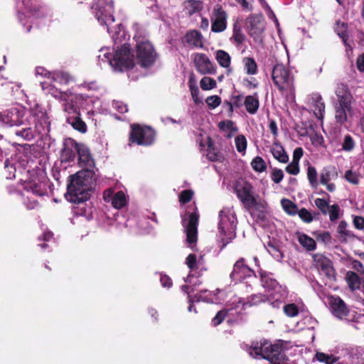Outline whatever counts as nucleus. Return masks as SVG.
I'll list each match as a JSON object with an SVG mask.
<instances>
[{
  "label": "nucleus",
  "instance_id": "nucleus-61",
  "mask_svg": "<svg viewBox=\"0 0 364 364\" xmlns=\"http://www.w3.org/2000/svg\"><path fill=\"white\" fill-rule=\"evenodd\" d=\"M285 294L284 293V294L281 295L280 296H276V294L274 293H272L269 295V297L270 299H269L268 301H271V305L274 307V308H279L281 304H282V299L284 298L286 295H284Z\"/></svg>",
  "mask_w": 364,
  "mask_h": 364
},
{
  "label": "nucleus",
  "instance_id": "nucleus-7",
  "mask_svg": "<svg viewBox=\"0 0 364 364\" xmlns=\"http://www.w3.org/2000/svg\"><path fill=\"white\" fill-rule=\"evenodd\" d=\"M335 93L337 97L334 105L335 119L338 123L343 124L352 114L353 97L348 87L343 84L337 85Z\"/></svg>",
  "mask_w": 364,
  "mask_h": 364
},
{
  "label": "nucleus",
  "instance_id": "nucleus-39",
  "mask_svg": "<svg viewBox=\"0 0 364 364\" xmlns=\"http://www.w3.org/2000/svg\"><path fill=\"white\" fill-rule=\"evenodd\" d=\"M203 263V258L200 256L199 258H197L195 254H190L186 259V264L190 269V272H192L194 270L200 268V267Z\"/></svg>",
  "mask_w": 364,
  "mask_h": 364
},
{
  "label": "nucleus",
  "instance_id": "nucleus-50",
  "mask_svg": "<svg viewBox=\"0 0 364 364\" xmlns=\"http://www.w3.org/2000/svg\"><path fill=\"white\" fill-rule=\"evenodd\" d=\"M216 81L210 77H203L200 81V85L203 90H210L216 87Z\"/></svg>",
  "mask_w": 364,
  "mask_h": 364
},
{
  "label": "nucleus",
  "instance_id": "nucleus-5",
  "mask_svg": "<svg viewBox=\"0 0 364 364\" xmlns=\"http://www.w3.org/2000/svg\"><path fill=\"white\" fill-rule=\"evenodd\" d=\"M99 99L84 93H75L73 87L66 103H63V110L68 114L80 115V110L85 111L88 116H92Z\"/></svg>",
  "mask_w": 364,
  "mask_h": 364
},
{
  "label": "nucleus",
  "instance_id": "nucleus-42",
  "mask_svg": "<svg viewBox=\"0 0 364 364\" xmlns=\"http://www.w3.org/2000/svg\"><path fill=\"white\" fill-rule=\"evenodd\" d=\"M341 144L343 151L349 152L355 148V141L351 135L345 134L341 138Z\"/></svg>",
  "mask_w": 364,
  "mask_h": 364
},
{
  "label": "nucleus",
  "instance_id": "nucleus-15",
  "mask_svg": "<svg viewBox=\"0 0 364 364\" xmlns=\"http://www.w3.org/2000/svg\"><path fill=\"white\" fill-rule=\"evenodd\" d=\"M154 132L150 127H142L136 124L132 125L130 141L132 143H136L139 145L149 146L154 142Z\"/></svg>",
  "mask_w": 364,
  "mask_h": 364
},
{
  "label": "nucleus",
  "instance_id": "nucleus-48",
  "mask_svg": "<svg viewBox=\"0 0 364 364\" xmlns=\"http://www.w3.org/2000/svg\"><path fill=\"white\" fill-rule=\"evenodd\" d=\"M235 144L237 151L244 155L245 154L247 144L245 136L242 134L237 136L235 139Z\"/></svg>",
  "mask_w": 364,
  "mask_h": 364
},
{
  "label": "nucleus",
  "instance_id": "nucleus-21",
  "mask_svg": "<svg viewBox=\"0 0 364 364\" xmlns=\"http://www.w3.org/2000/svg\"><path fill=\"white\" fill-rule=\"evenodd\" d=\"M23 154H20L19 156H16L15 158L7 159L4 164L6 173V178L11 179L16 177V172L18 171L21 173L26 169V165L27 161L23 159Z\"/></svg>",
  "mask_w": 364,
  "mask_h": 364
},
{
  "label": "nucleus",
  "instance_id": "nucleus-57",
  "mask_svg": "<svg viewBox=\"0 0 364 364\" xmlns=\"http://www.w3.org/2000/svg\"><path fill=\"white\" fill-rule=\"evenodd\" d=\"M348 224L346 221H341L338 224L337 232L341 237L346 239V237H350L352 233L347 229Z\"/></svg>",
  "mask_w": 364,
  "mask_h": 364
},
{
  "label": "nucleus",
  "instance_id": "nucleus-16",
  "mask_svg": "<svg viewBox=\"0 0 364 364\" xmlns=\"http://www.w3.org/2000/svg\"><path fill=\"white\" fill-rule=\"evenodd\" d=\"M31 112L33 117L30 119V124L27 123L26 125H24L26 127L16 132V136H20L26 140H31L34 136L33 131L31 127L33 124L31 120L38 119L41 124H46L48 119L46 112L38 105L34 107Z\"/></svg>",
  "mask_w": 364,
  "mask_h": 364
},
{
  "label": "nucleus",
  "instance_id": "nucleus-22",
  "mask_svg": "<svg viewBox=\"0 0 364 364\" xmlns=\"http://www.w3.org/2000/svg\"><path fill=\"white\" fill-rule=\"evenodd\" d=\"M329 309L332 314L339 319H347L349 310L345 302L337 296H330L328 298Z\"/></svg>",
  "mask_w": 364,
  "mask_h": 364
},
{
  "label": "nucleus",
  "instance_id": "nucleus-3",
  "mask_svg": "<svg viewBox=\"0 0 364 364\" xmlns=\"http://www.w3.org/2000/svg\"><path fill=\"white\" fill-rule=\"evenodd\" d=\"M269 299V296L262 294H254L251 297V301H245L244 299L237 296H232L225 305V307L218 311L215 316L213 318L212 322L214 326H218L224 320L225 316H237L241 314L245 309V306L257 305L261 302H265Z\"/></svg>",
  "mask_w": 364,
  "mask_h": 364
},
{
  "label": "nucleus",
  "instance_id": "nucleus-4",
  "mask_svg": "<svg viewBox=\"0 0 364 364\" xmlns=\"http://www.w3.org/2000/svg\"><path fill=\"white\" fill-rule=\"evenodd\" d=\"M218 240L225 247L236 236L237 219L233 207H224L218 214Z\"/></svg>",
  "mask_w": 364,
  "mask_h": 364
},
{
  "label": "nucleus",
  "instance_id": "nucleus-28",
  "mask_svg": "<svg viewBox=\"0 0 364 364\" xmlns=\"http://www.w3.org/2000/svg\"><path fill=\"white\" fill-rule=\"evenodd\" d=\"M260 277L262 286L268 291L272 290L275 291L276 294L281 291L282 287L272 277L270 274L260 272Z\"/></svg>",
  "mask_w": 364,
  "mask_h": 364
},
{
  "label": "nucleus",
  "instance_id": "nucleus-60",
  "mask_svg": "<svg viewBox=\"0 0 364 364\" xmlns=\"http://www.w3.org/2000/svg\"><path fill=\"white\" fill-rule=\"evenodd\" d=\"M299 218L305 223H309L313 221L314 217L311 212L306 208H301L298 210L297 213Z\"/></svg>",
  "mask_w": 364,
  "mask_h": 364
},
{
  "label": "nucleus",
  "instance_id": "nucleus-43",
  "mask_svg": "<svg viewBox=\"0 0 364 364\" xmlns=\"http://www.w3.org/2000/svg\"><path fill=\"white\" fill-rule=\"evenodd\" d=\"M202 9V3L199 1H188L185 3V11L188 15L199 11Z\"/></svg>",
  "mask_w": 364,
  "mask_h": 364
},
{
  "label": "nucleus",
  "instance_id": "nucleus-13",
  "mask_svg": "<svg viewBox=\"0 0 364 364\" xmlns=\"http://www.w3.org/2000/svg\"><path fill=\"white\" fill-rule=\"evenodd\" d=\"M137 62L141 66L147 68L154 64L156 58V53L153 46L146 40H142L136 43Z\"/></svg>",
  "mask_w": 364,
  "mask_h": 364
},
{
  "label": "nucleus",
  "instance_id": "nucleus-47",
  "mask_svg": "<svg viewBox=\"0 0 364 364\" xmlns=\"http://www.w3.org/2000/svg\"><path fill=\"white\" fill-rule=\"evenodd\" d=\"M335 31L337 34L342 38L345 46L349 47L350 46L347 43V26L344 23L338 22L336 23Z\"/></svg>",
  "mask_w": 364,
  "mask_h": 364
},
{
  "label": "nucleus",
  "instance_id": "nucleus-10",
  "mask_svg": "<svg viewBox=\"0 0 364 364\" xmlns=\"http://www.w3.org/2000/svg\"><path fill=\"white\" fill-rule=\"evenodd\" d=\"M21 186L23 188V193H21L23 203L27 209H34L38 206L36 200L32 198L31 195L38 196H43L47 192V183L46 180L34 178L31 181H24Z\"/></svg>",
  "mask_w": 364,
  "mask_h": 364
},
{
  "label": "nucleus",
  "instance_id": "nucleus-58",
  "mask_svg": "<svg viewBox=\"0 0 364 364\" xmlns=\"http://www.w3.org/2000/svg\"><path fill=\"white\" fill-rule=\"evenodd\" d=\"M314 203L323 214H327L328 209L331 206L327 200L323 198H316Z\"/></svg>",
  "mask_w": 364,
  "mask_h": 364
},
{
  "label": "nucleus",
  "instance_id": "nucleus-40",
  "mask_svg": "<svg viewBox=\"0 0 364 364\" xmlns=\"http://www.w3.org/2000/svg\"><path fill=\"white\" fill-rule=\"evenodd\" d=\"M244 70L249 75H255L258 72L257 65L254 58L246 57L242 60Z\"/></svg>",
  "mask_w": 364,
  "mask_h": 364
},
{
  "label": "nucleus",
  "instance_id": "nucleus-19",
  "mask_svg": "<svg viewBox=\"0 0 364 364\" xmlns=\"http://www.w3.org/2000/svg\"><path fill=\"white\" fill-rule=\"evenodd\" d=\"M228 14L220 5L214 6L211 16V31L215 33L224 31L227 28Z\"/></svg>",
  "mask_w": 364,
  "mask_h": 364
},
{
  "label": "nucleus",
  "instance_id": "nucleus-37",
  "mask_svg": "<svg viewBox=\"0 0 364 364\" xmlns=\"http://www.w3.org/2000/svg\"><path fill=\"white\" fill-rule=\"evenodd\" d=\"M297 239L299 244L308 251H313L316 247L315 240L306 234L299 233Z\"/></svg>",
  "mask_w": 364,
  "mask_h": 364
},
{
  "label": "nucleus",
  "instance_id": "nucleus-27",
  "mask_svg": "<svg viewBox=\"0 0 364 364\" xmlns=\"http://www.w3.org/2000/svg\"><path fill=\"white\" fill-rule=\"evenodd\" d=\"M23 4L24 6L23 11L18 12V18L23 25L25 24L23 22L24 17L26 16L25 13H29L31 14V16H40L38 12L40 11L41 8L37 0H31L27 2H25V1H23Z\"/></svg>",
  "mask_w": 364,
  "mask_h": 364
},
{
  "label": "nucleus",
  "instance_id": "nucleus-35",
  "mask_svg": "<svg viewBox=\"0 0 364 364\" xmlns=\"http://www.w3.org/2000/svg\"><path fill=\"white\" fill-rule=\"evenodd\" d=\"M246 110L251 114H255L259 108V100L257 94L248 95L245 97L244 102Z\"/></svg>",
  "mask_w": 364,
  "mask_h": 364
},
{
  "label": "nucleus",
  "instance_id": "nucleus-53",
  "mask_svg": "<svg viewBox=\"0 0 364 364\" xmlns=\"http://www.w3.org/2000/svg\"><path fill=\"white\" fill-rule=\"evenodd\" d=\"M188 85L191 91V94L193 101L196 103L200 102V99L198 97L199 95V89L196 85V82L193 78H191L188 82Z\"/></svg>",
  "mask_w": 364,
  "mask_h": 364
},
{
  "label": "nucleus",
  "instance_id": "nucleus-17",
  "mask_svg": "<svg viewBox=\"0 0 364 364\" xmlns=\"http://www.w3.org/2000/svg\"><path fill=\"white\" fill-rule=\"evenodd\" d=\"M246 26L250 36L254 41L261 43L263 39L264 25L262 15H252L246 19Z\"/></svg>",
  "mask_w": 364,
  "mask_h": 364
},
{
  "label": "nucleus",
  "instance_id": "nucleus-25",
  "mask_svg": "<svg viewBox=\"0 0 364 364\" xmlns=\"http://www.w3.org/2000/svg\"><path fill=\"white\" fill-rule=\"evenodd\" d=\"M104 200L106 202H110L112 206L116 209H120L126 205L127 198L123 191L114 193L111 189L106 190L103 194Z\"/></svg>",
  "mask_w": 364,
  "mask_h": 364
},
{
  "label": "nucleus",
  "instance_id": "nucleus-49",
  "mask_svg": "<svg viewBox=\"0 0 364 364\" xmlns=\"http://www.w3.org/2000/svg\"><path fill=\"white\" fill-rule=\"evenodd\" d=\"M232 38L237 44H242L245 41V36L242 33L240 26L237 23L234 24Z\"/></svg>",
  "mask_w": 364,
  "mask_h": 364
},
{
  "label": "nucleus",
  "instance_id": "nucleus-23",
  "mask_svg": "<svg viewBox=\"0 0 364 364\" xmlns=\"http://www.w3.org/2000/svg\"><path fill=\"white\" fill-rule=\"evenodd\" d=\"M338 173L335 166H328L324 167L319 175L321 184L325 186L329 192L336 191V185L331 183L338 178Z\"/></svg>",
  "mask_w": 364,
  "mask_h": 364
},
{
  "label": "nucleus",
  "instance_id": "nucleus-30",
  "mask_svg": "<svg viewBox=\"0 0 364 364\" xmlns=\"http://www.w3.org/2000/svg\"><path fill=\"white\" fill-rule=\"evenodd\" d=\"M41 86L43 90H45L48 94H50L55 99L60 100L61 101H63V103H66L68 101V99L69 98L70 93H71V89L68 90L65 92H62L60 90L55 87L53 85H48V87H45V84L41 82Z\"/></svg>",
  "mask_w": 364,
  "mask_h": 364
},
{
  "label": "nucleus",
  "instance_id": "nucleus-2",
  "mask_svg": "<svg viewBox=\"0 0 364 364\" xmlns=\"http://www.w3.org/2000/svg\"><path fill=\"white\" fill-rule=\"evenodd\" d=\"M68 142L74 146L75 151L77 152L79 164L84 169L70 176L65 198L71 203H81L89 198L88 192L95 180V162L86 146L77 144L70 139Z\"/></svg>",
  "mask_w": 364,
  "mask_h": 364
},
{
  "label": "nucleus",
  "instance_id": "nucleus-33",
  "mask_svg": "<svg viewBox=\"0 0 364 364\" xmlns=\"http://www.w3.org/2000/svg\"><path fill=\"white\" fill-rule=\"evenodd\" d=\"M51 82L60 85H68L74 80L73 77L68 73L61 70L52 72Z\"/></svg>",
  "mask_w": 364,
  "mask_h": 364
},
{
  "label": "nucleus",
  "instance_id": "nucleus-46",
  "mask_svg": "<svg viewBox=\"0 0 364 364\" xmlns=\"http://www.w3.org/2000/svg\"><path fill=\"white\" fill-rule=\"evenodd\" d=\"M307 178L311 187L316 188L318 186V173L316 169L311 166L307 168Z\"/></svg>",
  "mask_w": 364,
  "mask_h": 364
},
{
  "label": "nucleus",
  "instance_id": "nucleus-54",
  "mask_svg": "<svg viewBox=\"0 0 364 364\" xmlns=\"http://www.w3.org/2000/svg\"><path fill=\"white\" fill-rule=\"evenodd\" d=\"M252 168L257 172H263L266 169V164L262 158L257 156L251 162Z\"/></svg>",
  "mask_w": 364,
  "mask_h": 364
},
{
  "label": "nucleus",
  "instance_id": "nucleus-55",
  "mask_svg": "<svg viewBox=\"0 0 364 364\" xmlns=\"http://www.w3.org/2000/svg\"><path fill=\"white\" fill-rule=\"evenodd\" d=\"M316 358L318 361L326 364H333L337 360L336 358L333 355L325 354L323 353H317Z\"/></svg>",
  "mask_w": 364,
  "mask_h": 364
},
{
  "label": "nucleus",
  "instance_id": "nucleus-1",
  "mask_svg": "<svg viewBox=\"0 0 364 364\" xmlns=\"http://www.w3.org/2000/svg\"><path fill=\"white\" fill-rule=\"evenodd\" d=\"M92 9L101 25L107 26V32L112 37L114 44H121V47L117 46L114 52L111 54L109 48H102L100 50L98 58L102 61H107L114 71L122 72L124 70L133 68L134 57L131 52L129 45L126 43L127 33L121 24L112 25L114 23L113 16L114 6L112 0H95Z\"/></svg>",
  "mask_w": 364,
  "mask_h": 364
},
{
  "label": "nucleus",
  "instance_id": "nucleus-41",
  "mask_svg": "<svg viewBox=\"0 0 364 364\" xmlns=\"http://www.w3.org/2000/svg\"><path fill=\"white\" fill-rule=\"evenodd\" d=\"M346 281L348 287L352 290L358 289L360 287L361 282L358 275L353 272H348L346 274Z\"/></svg>",
  "mask_w": 364,
  "mask_h": 364
},
{
  "label": "nucleus",
  "instance_id": "nucleus-26",
  "mask_svg": "<svg viewBox=\"0 0 364 364\" xmlns=\"http://www.w3.org/2000/svg\"><path fill=\"white\" fill-rule=\"evenodd\" d=\"M309 105L315 117L322 120L325 113V104L321 96L317 93L312 94L309 98Z\"/></svg>",
  "mask_w": 364,
  "mask_h": 364
},
{
  "label": "nucleus",
  "instance_id": "nucleus-52",
  "mask_svg": "<svg viewBox=\"0 0 364 364\" xmlns=\"http://www.w3.org/2000/svg\"><path fill=\"white\" fill-rule=\"evenodd\" d=\"M283 310L288 317H295L299 314V309L295 304H288L283 306Z\"/></svg>",
  "mask_w": 364,
  "mask_h": 364
},
{
  "label": "nucleus",
  "instance_id": "nucleus-11",
  "mask_svg": "<svg viewBox=\"0 0 364 364\" xmlns=\"http://www.w3.org/2000/svg\"><path fill=\"white\" fill-rule=\"evenodd\" d=\"M26 111L22 107H15L0 113V125L14 127L30 124V119L25 118Z\"/></svg>",
  "mask_w": 364,
  "mask_h": 364
},
{
  "label": "nucleus",
  "instance_id": "nucleus-62",
  "mask_svg": "<svg viewBox=\"0 0 364 364\" xmlns=\"http://www.w3.org/2000/svg\"><path fill=\"white\" fill-rule=\"evenodd\" d=\"M35 74L36 76H41L50 80L52 72L47 70L44 67L38 66L35 69Z\"/></svg>",
  "mask_w": 364,
  "mask_h": 364
},
{
  "label": "nucleus",
  "instance_id": "nucleus-31",
  "mask_svg": "<svg viewBox=\"0 0 364 364\" xmlns=\"http://www.w3.org/2000/svg\"><path fill=\"white\" fill-rule=\"evenodd\" d=\"M274 158L278 161L286 164L289 161V156L284 147L276 140L274 141L270 149Z\"/></svg>",
  "mask_w": 364,
  "mask_h": 364
},
{
  "label": "nucleus",
  "instance_id": "nucleus-36",
  "mask_svg": "<svg viewBox=\"0 0 364 364\" xmlns=\"http://www.w3.org/2000/svg\"><path fill=\"white\" fill-rule=\"evenodd\" d=\"M215 57L221 67L230 70L231 57L226 51L218 50L215 53Z\"/></svg>",
  "mask_w": 364,
  "mask_h": 364
},
{
  "label": "nucleus",
  "instance_id": "nucleus-6",
  "mask_svg": "<svg viewBox=\"0 0 364 364\" xmlns=\"http://www.w3.org/2000/svg\"><path fill=\"white\" fill-rule=\"evenodd\" d=\"M248 353L255 358L267 359L271 364H288L282 346L272 345L267 341L262 342L259 346L250 347Z\"/></svg>",
  "mask_w": 364,
  "mask_h": 364
},
{
  "label": "nucleus",
  "instance_id": "nucleus-12",
  "mask_svg": "<svg viewBox=\"0 0 364 364\" xmlns=\"http://www.w3.org/2000/svg\"><path fill=\"white\" fill-rule=\"evenodd\" d=\"M226 296V292L220 289H217L214 292H210L208 290L201 291L193 296L188 294V311L197 313L193 306L195 302L204 301L210 304H221L225 301Z\"/></svg>",
  "mask_w": 364,
  "mask_h": 364
},
{
  "label": "nucleus",
  "instance_id": "nucleus-8",
  "mask_svg": "<svg viewBox=\"0 0 364 364\" xmlns=\"http://www.w3.org/2000/svg\"><path fill=\"white\" fill-rule=\"evenodd\" d=\"M234 191L237 197L247 209L263 207V200L253 191L252 186L247 181L240 179L235 182Z\"/></svg>",
  "mask_w": 364,
  "mask_h": 364
},
{
  "label": "nucleus",
  "instance_id": "nucleus-34",
  "mask_svg": "<svg viewBox=\"0 0 364 364\" xmlns=\"http://www.w3.org/2000/svg\"><path fill=\"white\" fill-rule=\"evenodd\" d=\"M218 127L221 131L225 132V136L228 138H231L238 131L237 126L231 120L222 121L219 123Z\"/></svg>",
  "mask_w": 364,
  "mask_h": 364
},
{
  "label": "nucleus",
  "instance_id": "nucleus-63",
  "mask_svg": "<svg viewBox=\"0 0 364 364\" xmlns=\"http://www.w3.org/2000/svg\"><path fill=\"white\" fill-rule=\"evenodd\" d=\"M286 171L289 174L297 175L299 173V163L292 161L286 167Z\"/></svg>",
  "mask_w": 364,
  "mask_h": 364
},
{
  "label": "nucleus",
  "instance_id": "nucleus-38",
  "mask_svg": "<svg viewBox=\"0 0 364 364\" xmlns=\"http://www.w3.org/2000/svg\"><path fill=\"white\" fill-rule=\"evenodd\" d=\"M80 116V115L75 114V117H69L67 118V122L75 129L79 131L81 133H85L87 131V126Z\"/></svg>",
  "mask_w": 364,
  "mask_h": 364
},
{
  "label": "nucleus",
  "instance_id": "nucleus-18",
  "mask_svg": "<svg viewBox=\"0 0 364 364\" xmlns=\"http://www.w3.org/2000/svg\"><path fill=\"white\" fill-rule=\"evenodd\" d=\"M196 70L202 75H213L216 73L215 65L204 53H196L192 55Z\"/></svg>",
  "mask_w": 364,
  "mask_h": 364
},
{
  "label": "nucleus",
  "instance_id": "nucleus-14",
  "mask_svg": "<svg viewBox=\"0 0 364 364\" xmlns=\"http://www.w3.org/2000/svg\"><path fill=\"white\" fill-rule=\"evenodd\" d=\"M198 215L196 213L185 214L182 218V223L186 235V242L191 250H195L197 242V226Z\"/></svg>",
  "mask_w": 364,
  "mask_h": 364
},
{
  "label": "nucleus",
  "instance_id": "nucleus-9",
  "mask_svg": "<svg viewBox=\"0 0 364 364\" xmlns=\"http://www.w3.org/2000/svg\"><path fill=\"white\" fill-rule=\"evenodd\" d=\"M272 77L274 84L279 90L282 95L286 97L294 96V77L291 73L282 64H277L273 68Z\"/></svg>",
  "mask_w": 364,
  "mask_h": 364
},
{
  "label": "nucleus",
  "instance_id": "nucleus-56",
  "mask_svg": "<svg viewBox=\"0 0 364 364\" xmlns=\"http://www.w3.org/2000/svg\"><path fill=\"white\" fill-rule=\"evenodd\" d=\"M344 178L349 183L357 185L359 183L360 176L352 170H348L345 173Z\"/></svg>",
  "mask_w": 364,
  "mask_h": 364
},
{
  "label": "nucleus",
  "instance_id": "nucleus-29",
  "mask_svg": "<svg viewBox=\"0 0 364 364\" xmlns=\"http://www.w3.org/2000/svg\"><path fill=\"white\" fill-rule=\"evenodd\" d=\"M186 43L192 48H203V37L202 34L196 31H188L185 36Z\"/></svg>",
  "mask_w": 364,
  "mask_h": 364
},
{
  "label": "nucleus",
  "instance_id": "nucleus-20",
  "mask_svg": "<svg viewBox=\"0 0 364 364\" xmlns=\"http://www.w3.org/2000/svg\"><path fill=\"white\" fill-rule=\"evenodd\" d=\"M314 265L329 279H335V270L331 261L322 254L317 253L313 255Z\"/></svg>",
  "mask_w": 364,
  "mask_h": 364
},
{
  "label": "nucleus",
  "instance_id": "nucleus-45",
  "mask_svg": "<svg viewBox=\"0 0 364 364\" xmlns=\"http://www.w3.org/2000/svg\"><path fill=\"white\" fill-rule=\"evenodd\" d=\"M267 251L277 261H281L283 258V253L278 246L269 242L265 247Z\"/></svg>",
  "mask_w": 364,
  "mask_h": 364
},
{
  "label": "nucleus",
  "instance_id": "nucleus-32",
  "mask_svg": "<svg viewBox=\"0 0 364 364\" xmlns=\"http://www.w3.org/2000/svg\"><path fill=\"white\" fill-rule=\"evenodd\" d=\"M183 279L186 284L181 287V290L188 294L193 292L196 287L201 284L198 277H195L191 272Z\"/></svg>",
  "mask_w": 364,
  "mask_h": 364
},
{
  "label": "nucleus",
  "instance_id": "nucleus-24",
  "mask_svg": "<svg viewBox=\"0 0 364 364\" xmlns=\"http://www.w3.org/2000/svg\"><path fill=\"white\" fill-rule=\"evenodd\" d=\"M254 276V271L245 264L243 259H240L235 262L233 267V270L230 274V278L235 283L241 282L244 279L250 278Z\"/></svg>",
  "mask_w": 364,
  "mask_h": 364
},
{
  "label": "nucleus",
  "instance_id": "nucleus-44",
  "mask_svg": "<svg viewBox=\"0 0 364 364\" xmlns=\"http://www.w3.org/2000/svg\"><path fill=\"white\" fill-rule=\"evenodd\" d=\"M281 204L284 211L289 215H294L299 210L296 205L289 199H282Z\"/></svg>",
  "mask_w": 364,
  "mask_h": 364
},
{
  "label": "nucleus",
  "instance_id": "nucleus-51",
  "mask_svg": "<svg viewBox=\"0 0 364 364\" xmlns=\"http://www.w3.org/2000/svg\"><path fill=\"white\" fill-rule=\"evenodd\" d=\"M327 213H328L330 220L334 222L339 218L342 211L338 205L333 204L329 207Z\"/></svg>",
  "mask_w": 364,
  "mask_h": 364
},
{
  "label": "nucleus",
  "instance_id": "nucleus-64",
  "mask_svg": "<svg viewBox=\"0 0 364 364\" xmlns=\"http://www.w3.org/2000/svg\"><path fill=\"white\" fill-rule=\"evenodd\" d=\"M206 103L208 105L214 109L218 107L221 103L220 98L217 95L210 96L206 99Z\"/></svg>",
  "mask_w": 364,
  "mask_h": 364
},
{
  "label": "nucleus",
  "instance_id": "nucleus-59",
  "mask_svg": "<svg viewBox=\"0 0 364 364\" xmlns=\"http://www.w3.org/2000/svg\"><path fill=\"white\" fill-rule=\"evenodd\" d=\"M242 85L247 89H255L259 86V82L254 77H245L242 80Z\"/></svg>",
  "mask_w": 364,
  "mask_h": 364
}]
</instances>
